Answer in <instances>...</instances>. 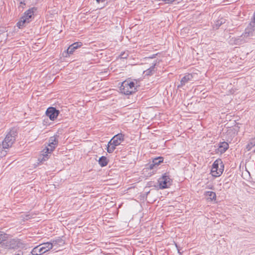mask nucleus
<instances>
[{"label": "nucleus", "mask_w": 255, "mask_h": 255, "mask_svg": "<svg viewBox=\"0 0 255 255\" xmlns=\"http://www.w3.org/2000/svg\"><path fill=\"white\" fill-rule=\"evenodd\" d=\"M255 30V11L254 14V18L250 23V25L246 29L245 31L241 36V40L247 41L245 38L252 39L254 36V31Z\"/></svg>", "instance_id": "nucleus-1"}, {"label": "nucleus", "mask_w": 255, "mask_h": 255, "mask_svg": "<svg viewBox=\"0 0 255 255\" xmlns=\"http://www.w3.org/2000/svg\"><path fill=\"white\" fill-rule=\"evenodd\" d=\"M224 164L221 159L216 160L213 164L211 169L212 175L214 177H219L224 171Z\"/></svg>", "instance_id": "nucleus-2"}, {"label": "nucleus", "mask_w": 255, "mask_h": 255, "mask_svg": "<svg viewBox=\"0 0 255 255\" xmlns=\"http://www.w3.org/2000/svg\"><path fill=\"white\" fill-rule=\"evenodd\" d=\"M16 134V133L15 131L10 130L6 135L2 143L8 148L11 147L15 140Z\"/></svg>", "instance_id": "nucleus-3"}, {"label": "nucleus", "mask_w": 255, "mask_h": 255, "mask_svg": "<svg viewBox=\"0 0 255 255\" xmlns=\"http://www.w3.org/2000/svg\"><path fill=\"white\" fill-rule=\"evenodd\" d=\"M172 182V180L169 176L165 174L158 180L159 187L160 189L167 188L171 185Z\"/></svg>", "instance_id": "nucleus-4"}, {"label": "nucleus", "mask_w": 255, "mask_h": 255, "mask_svg": "<svg viewBox=\"0 0 255 255\" xmlns=\"http://www.w3.org/2000/svg\"><path fill=\"white\" fill-rule=\"evenodd\" d=\"M135 88H131L128 85V81H125L120 86V90L121 93L125 95H130L135 91Z\"/></svg>", "instance_id": "nucleus-5"}, {"label": "nucleus", "mask_w": 255, "mask_h": 255, "mask_svg": "<svg viewBox=\"0 0 255 255\" xmlns=\"http://www.w3.org/2000/svg\"><path fill=\"white\" fill-rule=\"evenodd\" d=\"M20 242L18 240L12 239L10 236L6 243L4 248L11 249H16L20 247Z\"/></svg>", "instance_id": "nucleus-6"}, {"label": "nucleus", "mask_w": 255, "mask_h": 255, "mask_svg": "<svg viewBox=\"0 0 255 255\" xmlns=\"http://www.w3.org/2000/svg\"><path fill=\"white\" fill-rule=\"evenodd\" d=\"M124 140V135L122 133L115 135L109 142V144L118 146Z\"/></svg>", "instance_id": "nucleus-7"}, {"label": "nucleus", "mask_w": 255, "mask_h": 255, "mask_svg": "<svg viewBox=\"0 0 255 255\" xmlns=\"http://www.w3.org/2000/svg\"><path fill=\"white\" fill-rule=\"evenodd\" d=\"M59 114V111L55 108L51 107L48 108L46 112V114L50 120L54 121L57 118Z\"/></svg>", "instance_id": "nucleus-8"}, {"label": "nucleus", "mask_w": 255, "mask_h": 255, "mask_svg": "<svg viewBox=\"0 0 255 255\" xmlns=\"http://www.w3.org/2000/svg\"><path fill=\"white\" fill-rule=\"evenodd\" d=\"M163 158L162 157H158L153 159L151 163H149L148 168L153 169L158 166L161 163L163 162Z\"/></svg>", "instance_id": "nucleus-9"}, {"label": "nucleus", "mask_w": 255, "mask_h": 255, "mask_svg": "<svg viewBox=\"0 0 255 255\" xmlns=\"http://www.w3.org/2000/svg\"><path fill=\"white\" fill-rule=\"evenodd\" d=\"M193 76L191 74H188L185 75L180 81V84L178 86V88H180L184 85H185L186 83H188L189 81H192Z\"/></svg>", "instance_id": "nucleus-10"}, {"label": "nucleus", "mask_w": 255, "mask_h": 255, "mask_svg": "<svg viewBox=\"0 0 255 255\" xmlns=\"http://www.w3.org/2000/svg\"><path fill=\"white\" fill-rule=\"evenodd\" d=\"M9 235L0 231V245L4 248Z\"/></svg>", "instance_id": "nucleus-11"}, {"label": "nucleus", "mask_w": 255, "mask_h": 255, "mask_svg": "<svg viewBox=\"0 0 255 255\" xmlns=\"http://www.w3.org/2000/svg\"><path fill=\"white\" fill-rule=\"evenodd\" d=\"M82 45L81 42H75L73 44H71L67 49V52L69 54H72L74 52L75 49H77L78 47H81Z\"/></svg>", "instance_id": "nucleus-12"}, {"label": "nucleus", "mask_w": 255, "mask_h": 255, "mask_svg": "<svg viewBox=\"0 0 255 255\" xmlns=\"http://www.w3.org/2000/svg\"><path fill=\"white\" fill-rule=\"evenodd\" d=\"M56 147L52 145V146H46L45 148L43 149V152H44L43 154V158L41 160H45L48 159V154L51 153L55 148Z\"/></svg>", "instance_id": "nucleus-13"}, {"label": "nucleus", "mask_w": 255, "mask_h": 255, "mask_svg": "<svg viewBox=\"0 0 255 255\" xmlns=\"http://www.w3.org/2000/svg\"><path fill=\"white\" fill-rule=\"evenodd\" d=\"M156 65V63H154L150 67L146 70L144 71L143 74L145 76H151L155 72V66Z\"/></svg>", "instance_id": "nucleus-14"}, {"label": "nucleus", "mask_w": 255, "mask_h": 255, "mask_svg": "<svg viewBox=\"0 0 255 255\" xmlns=\"http://www.w3.org/2000/svg\"><path fill=\"white\" fill-rule=\"evenodd\" d=\"M207 199L209 201L216 200V195L215 192L213 191H206L204 193Z\"/></svg>", "instance_id": "nucleus-15"}, {"label": "nucleus", "mask_w": 255, "mask_h": 255, "mask_svg": "<svg viewBox=\"0 0 255 255\" xmlns=\"http://www.w3.org/2000/svg\"><path fill=\"white\" fill-rule=\"evenodd\" d=\"M229 148V144L227 142L224 141L220 143L218 148V151L222 153L225 152Z\"/></svg>", "instance_id": "nucleus-16"}, {"label": "nucleus", "mask_w": 255, "mask_h": 255, "mask_svg": "<svg viewBox=\"0 0 255 255\" xmlns=\"http://www.w3.org/2000/svg\"><path fill=\"white\" fill-rule=\"evenodd\" d=\"M34 12L32 9H29L27 11H26L24 15L22 16L25 18L27 21L30 22L31 21V19L33 16Z\"/></svg>", "instance_id": "nucleus-17"}, {"label": "nucleus", "mask_w": 255, "mask_h": 255, "mask_svg": "<svg viewBox=\"0 0 255 255\" xmlns=\"http://www.w3.org/2000/svg\"><path fill=\"white\" fill-rule=\"evenodd\" d=\"M9 148L8 147L4 145L3 143L0 144V157L1 158L5 156Z\"/></svg>", "instance_id": "nucleus-18"}, {"label": "nucleus", "mask_w": 255, "mask_h": 255, "mask_svg": "<svg viewBox=\"0 0 255 255\" xmlns=\"http://www.w3.org/2000/svg\"><path fill=\"white\" fill-rule=\"evenodd\" d=\"M29 23L27 20H26L23 16H22L20 20L17 23V26L19 28H22L23 27L25 26L26 24Z\"/></svg>", "instance_id": "nucleus-19"}, {"label": "nucleus", "mask_w": 255, "mask_h": 255, "mask_svg": "<svg viewBox=\"0 0 255 255\" xmlns=\"http://www.w3.org/2000/svg\"><path fill=\"white\" fill-rule=\"evenodd\" d=\"M226 21V19L223 17L220 18L217 20L213 25V28L214 29H218L219 27L224 23Z\"/></svg>", "instance_id": "nucleus-20"}, {"label": "nucleus", "mask_w": 255, "mask_h": 255, "mask_svg": "<svg viewBox=\"0 0 255 255\" xmlns=\"http://www.w3.org/2000/svg\"><path fill=\"white\" fill-rule=\"evenodd\" d=\"M41 245L44 250V253L49 251L53 247L52 244L48 242L42 244Z\"/></svg>", "instance_id": "nucleus-21"}, {"label": "nucleus", "mask_w": 255, "mask_h": 255, "mask_svg": "<svg viewBox=\"0 0 255 255\" xmlns=\"http://www.w3.org/2000/svg\"><path fill=\"white\" fill-rule=\"evenodd\" d=\"M108 160L105 156H102L99 160V163L102 166L104 167L108 164Z\"/></svg>", "instance_id": "nucleus-22"}, {"label": "nucleus", "mask_w": 255, "mask_h": 255, "mask_svg": "<svg viewBox=\"0 0 255 255\" xmlns=\"http://www.w3.org/2000/svg\"><path fill=\"white\" fill-rule=\"evenodd\" d=\"M255 146V137L250 139L249 143L247 145V149L248 151L250 150Z\"/></svg>", "instance_id": "nucleus-23"}, {"label": "nucleus", "mask_w": 255, "mask_h": 255, "mask_svg": "<svg viewBox=\"0 0 255 255\" xmlns=\"http://www.w3.org/2000/svg\"><path fill=\"white\" fill-rule=\"evenodd\" d=\"M116 146H114L113 144H108L107 151L111 153H112L116 148Z\"/></svg>", "instance_id": "nucleus-24"}, {"label": "nucleus", "mask_w": 255, "mask_h": 255, "mask_svg": "<svg viewBox=\"0 0 255 255\" xmlns=\"http://www.w3.org/2000/svg\"><path fill=\"white\" fill-rule=\"evenodd\" d=\"M49 142L51 143H54L55 144H58V141L57 138V136H53L50 137Z\"/></svg>", "instance_id": "nucleus-25"}, {"label": "nucleus", "mask_w": 255, "mask_h": 255, "mask_svg": "<svg viewBox=\"0 0 255 255\" xmlns=\"http://www.w3.org/2000/svg\"><path fill=\"white\" fill-rule=\"evenodd\" d=\"M31 254L32 255H40V252L36 247L32 250Z\"/></svg>", "instance_id": "nucleus-26"}, {"label": "nucleus", "mask_w": 255, "mask_h": 255, "mask_svg": "<svg viewBox=\"0 0 255 255\" xmlns=\"http://www.w3.org/2000/svg\"><path fill=\"white\" fill-rule=\"evenodd\" d=\"M36 247L38 249V250H39V252H40V255H42L44 253V250L42 248L41 245L37 246Z\"/></svg>", "instance_id": "nucleus-27"}, {"label": "nucleus", "mask_w": 255, "mask_h": 255, "mask_svg": "<svg viewBox=\"0 0 255 255\" xmlns=\"http://www.w3.org/2000/svg\"><path fill=\"white\" fill-rule=\"evenodd\" d=\"M36 247L38 249V250H39V252H40V255H42L44 253V250L42 248L41 245L37 246Z\"/></svg>", "instance_id": "nucleus-28"}, {"label": "nucleus", "mask_w": 255, "mask_h": 255, "mask_svg": "<svg viewBox=\"0 0 255 255\" xmlns=\"http://www.w3.org/2000/svg\"><path fill=\"white\" fill-rule=\"evenodd\" d=\"M31 217V216L30 215H25L24 217L22 216V218H23L22 220H23V222L28 220V219H30Z\"/></svg>", "instance_id": "nucleus-29"}, {"label": "nucleus", "mask_w": 255, "mask_h": 255, "mask_svg": "<svg viewBox=\"0 0 255 255\" xmlns=\"http://www.w3.org/2000/svg\"><path fill=\"white\" fill-rule=\"evenodd\" d=\"M120 56L121 58H126L128 56V54L127 53H123V54H121Z\"/></svg>", "instance_id": "nucleus-30"}, {"label": "nucleus", "mask_w": 255, "mask_h": 255, "mask_svg": "<svg viewBox=\"0 0 255 255\" xmlns=\"http://www.w3.org/2000/svg\"><path fill=\"white\" fill-rule=\"evenodd\" d=\"M128 85L130 86V87H131V88H135L134 87L135 84L133 82H129L128 81Z\"/></svg>", "instance_id": "nucleus-31"}, {"label": "nucleus", "mask_w": 255, "mask_h": 255, "mask_svg": "<svg viewBox=\"0 0 255 255\" xmlns=\"http://www.w3.org/2000/svg\"><path fill=\"white\" fill-rule=\"evenodd\" d=\"M52 145H54V146L56 147L57 144H55L54 143H51L49 142L48 146H52Z\"/></svg>", "instance_id": "nucleus-32"}, {"label": "nucleus", "mask_w": 255, "mask_h": 255, "mask_svg": "<svg viewBox=\"0 0 255 255\" xmlns=\"http://www.w3.org/2000/svg\"><path fill=\"white\" fill-rule=\"evenodd\" d=\"M106 0H96L97 2L98 3H100V2H103L105 1Z\"/></svg>", "instance_id": "nucleus-33"}, {"label": "nucleus", "mask_w": 255, "mask_h": 255, "mask_svg": "<svg viewBox=\"0 0 255 255\" xmlns=\"http://www.w3.org/2000/svg\"><path fill=\"white\" fill-rule=\"evenodd\" d=\"M155 55H152V56H151V57H149V58H153L155 57Z\"/></svg>", "instance_id": "nucleus-34"}, {"label": "nucleus", "mask_w": 255, "mask_h": 255, "mask_svg": "<svg viewBox=\"0 0 255 255\" xmlns=\"http://www.w3.org/2000/svg\"><path fill=\"white\" fill-rule=\"evenodd\" d=\"M254 152H255V149Z\"/></svg>", "instance_id": "nucleus-35"}]
</instances>
